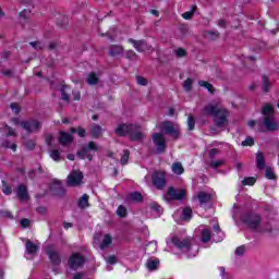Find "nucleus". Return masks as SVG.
<instances>
[{
	"label": "nucleus",
	"mask_w": 279,
	"mask_h": 279,
	"mask_svg": "<svg viewBox=\"0 0 279 279\" xmlns=\"http://www.w3.org/2000/svg\"><path fill=\"white\" fill-rule=\"evenodd\" d=\"M204 114H211L214 122L218 128H226L229 123L230 111L223 108L221 104H209L203 109Z\"/></svg>",
	"instance_id": "f257e3e1"
},
{
	"label": "nucleus",
	"mask_w": 279,
	"mask_h": 279,
	"mask_svg": "<svg viewBox=\"0 0 279 279\" xmlns=\"http://www.w3.org/2000/svg\"><path fill=\"white\" fill-rule=\"evenodd\" d=\"M114 133L117 136H130L131 141H143L145 138V134L141 131V126L137 124H119Z\"/></svg>",
	"instance_id": "f03ea898"
},
{
	"label": "nucleus",
	"mask_w": 279,
	"mask_h": 279,
	"mask_svg": "<svg viewBox=\"0 0 279 279\" xmlns=\"http://www.w3.org/2000/svg\"><path fill=\"white\" fill-rule=\"evenodd\" d=\"M262 125L266 128L268 132H276L278 130V122L274 118V107L271 105H265L262 108Z\"/></svg>",
	"instance_id": "7ed1b4c3"
},
{
	"label": "nucleus",
	"mask_w": 279,
	"mask_h": 279,
	"mask_svg": "<svg viewBox=\"0 0 279 279\" xmlns=\"http://www.w3.org/2000/svg\"><path fill=\"white\" fill-rule=\"evenodd\" d=\"M13 122L15 123V125H21L22 130H25L27 134H36V132H40V128H43L40 121L36 119L25 121H19L14 119Z\"/></svg>",
	"instance_id": "20e7f679"
},
{
	"label": "nucleus",
	"mask_w": 279,
	"mask_h": 279,
	"mask_svg": "<svg viewBox=\"0 0 279 279\" xmlns=\"http://www.w3.org/2000/svg\"><path fill=\"white\" fill-rule=\"evenodd\" d=\"M84 263H86V258L80 253H73L68 260L70 269H73L74 271L82 269L84 267Z\"/></svg>",
	"instance_id": "39448f33"
},
{
	"label": "nucleus",
	"mask_w": 279,
	"mask_h": 279,
	"mask_svg": "<svg viewBox=\"0 0 279 279\" xmlns=\"http://www.w3.org/2000/svg\"><path fill=\"white\" fill-rule=\"evenodd\" d=\"M171 243L174 245V247H178V250L183 251H190L193 250V239H182L179 236H174L171 239Z\"/></svg>",
	"instance_id": "423d86ee"
},
{
	"label": "nucleus",
	"mask_w": 279,
	"mask_h": 279,
	"mask_svg": "<svg viewBox=\"0 0 279 279\" xmlns=\"http://www.w3.org/2000/svg\"><path fill=\"white\" fill-rule=\"evenodd\" d=\"M97 144H95V142H89L85 147L82 148V150L77 153V156L81 158V160H93V153L90 151H97Z\"/></svg>",
	"instance_id": "0eeeda50"
},
{
	"label": "nucleus",
	"mask_w": 279,
	"mask_h": 279,
	"mask_svg": "<svg viewBox=\"0 0 279 279\" xmlns=\"http://www.w3.org/2000/svg\"><path fill=\"white\" fill-rule=\"evenodd\" d=\"M161 132H165L166 134H170L173 138L180 137V126L173 124V122L166 121L160 124Z\"/></svg>",
	"instance_id": "6e6552de"
},
{
	"label": "nucleus",
	"mask_w": 279,
	"mask_h": 279,
	"mask_svg": "<svg viewBox=\"0 0 279 279\" xmlns=\"http://www.w3.org/2000/svg\"><path fill=\"white\" fill-rule=\"evenodd\" d=\"M84 180V174L80 170H73L68 175V186H80Z\"/></svg>",
	"instance_id": "1a4fd4ad"
},
{
	"label": "nucleus",
	"mask_w": 279,
	"mask_h": 279,
	"mask_svg": "<svg viewBox=\"0 0 279 279\" xmlns=\"http://www.w3.org/2000/svg\"><path fill=\"white\" fill-rule=\"evenodd\" d=\"M151 178L153 184L156 186V189H158L159 191L165 189V184H167L165 171H155Z\"/></svg>",
	"instance_id": "9d476101"
},
{
	"label": "nucleus",
	"mask_w": 279,
	"mask_h": 279,
	"mask_svg": "<svg viewBox=\"0 0 279 279\" xmlns=\"http://www.w3.org/2000/svg\"><path fill=\"white\" fill-rule=\"evenodd\" d=\"M186 192L184 190H175L173 187H169L166 194L167 202H173V199H184Z\"/></svg>",
	"instance_id": "9b49d317"
},
{
	"label": "nucleus",
	"mask_w": 279,
	"mask_h": 279,
	"mask_svg": "<svg viewBox=\"0 0 279 279\" xmlns=\"http://www.w3.org/2000/svg\"><path fill=\"white\" fill-rule=\"evenodd\" d=\"M153 143L155 144L157 151H165L167 141L165 140V135H162V133H155L153 135Z\"/></svg>",
	"instance_id": "f8f14e48"
},
{
	"label": "nucleus",
	"mask_w": 279,
	"mask_h": 279,
	"mask_svg": "<svg viewBox=\"0 0 279 279\" xmlns=\"http://www.w3.org/2000/svg\"><path fill=\"white\" fill-rule=\"evenodd\" d=\"M129 43L133 45L134 49H136V51H138L140 53L149 51V49H151V46L147 45L146 40H136V39L130 38Z\"/></svg>",
	"instance_id": "ddd939ff"
},
{
	"label": "nucleus",
	"mask_w": 279,
	"mask_h": 279,
	"mask_svg": "<svg viewBox=\"0 0 279 279\" xmlns=\"http://www.w3.org/2000/svg\"><path fill=\"white\" fill-rule=\"evenodd\" d=\"M47 255L49 256L52 265H60L62 263V259L60 258V253L53 246H49L47 250Z\"/></svg>",
	"instance_id": "4468645a"
},
{
	"label": "nucleus",
	"mask_w": 279,
	"mask_h": 279,
	"mask_svg": "<svg viewBox=\"0 0 279 279\" xmlns=\"http://www.w3.org/2000/svg\"><path fill=\"white\" fill-rule=\"evenodd\" d=\"M89 134L92 138H101L104 135V128H101L99 124H92L89 128Z\"/></svg>",
	"instance_id": "2eb2a0df"
},
{
	"label": "nucleus",
	"mask_w": 279,
	"mask_h": 279,
	"mask_svg": "<svg viewBox=\"0 0 279 279\" xmlns=\"http://www.w3.org/2000/svg\"><path fill=\"white\" fill-rule=\"evenodd\" d=\"M246 223H248V226H250L253 230H256V228H258V226H260V216L251 215V216L247 218Z\"/></svg>",
	"instance_id": "dca6fc26"
},
{
	"label": "nucleus",
	"mask_w": 279,
	"mask_h": 279,
	"mask_svg": "<svg viewBox=\"0 0 279 279\" xmlns=\"http://www.w3.org/2000/svg\"><path fill=\"white\" fill-rule=\"evenodd\" d=\"M59 143L61 145H69V143H73V135L66 132H60Z\"/></svg>",
	"instance_id": "f3484780"
},
{
	"label": "nucleus",
	"mask_w": 279,
	"mask_h": 279,
	"mask_svg": "<svg viewBox=\"0 0 279 279\" xmlns=\"http://www.w3.org/2000/svg\"><path fill=\"white\" fill-rule=\"evenodd\" d=\"M17 197H20L22 202H27V199H29V195L27 194V187L25 185H20L17 187Z\"/></svg>",
	"instance_id": "a211bd4d"
},
{
	"label": "nucleus",
	"mask_w": 279,
	"mask_h": 279,
	"mask_svg": "<svg viewBox=\"0 0 279 279\" xmlns=\"http://www.w3.org/2000/svg\"><path fill=\"white\" fill-rule=\"evenodd\" d=\"M194 199H198L199 204H208L210 202V194L206 192H199Z\"/></svg>",
	"instance_id": "6ab92c4d"
},
{
	"label": "nucleus",
	"mask_w": 279,
	"mask_h": 279,
	"mask_svg": "<svg viewBox=\"0 0 279 279\" xmlns=\"http://www.w3.org/2000/svg\"><path fill=\"white\" fill-rule=\"evenodd\" d=\"M171 170L175 175H182V173H184V166H182V162L178 161L172 163Z\"/></svg>",
	"instance_id": "aec40b11"
},
{
	"label": "nucleus",
	"mask_w": 279,
	"mask_h": 279,
	"mask_svg": "<svg viewBox=\"0 0 279 279\" xmlns=\"http://www.w3.org/2000/svg\"><path fill=\"white\" fill-rule=\"evenodd\" d=\"M123 53V46L113 45L109 49V56L116 57L121 56Z\"/></svg>",
	"instance_id": "412c9836"
},
{
	"label": "nucleus",
	"mask_w": 279,
	"mask_h": 279,
	"mask_svg": "<svg viewBox=\"0 0 279 279\" xmlns=\"http://www.w3.org/2000/svg\"><path fill=\"white\" fill-rule=\"evenodd\" d=\"M86 82L89 84V86H95L99 84V76H97L95 72H92L87 75Z\"/></svg>",
	"instance_id": "4be33fe9"
},
{
	"label": "nucleus",
	"mask_w": 279,
	"mask_h": 279,
	"mask_svg": "<svg viewBox=\"0 0 279 279\" xmlns=\"http://www.w3.org/2000/svg\"><path fill=\"white\" fill-rule=\"evenodd\" d=\"M210 239H213V234L210 233V229H208V228L203 229L201 241L203 243H208V241H210Z\"/></svg>",
	"instance_id": "5701e85b"
},
{
	"label": "nucleus",
	"mask_w": 279,
	"mask_h": 279,
	"mask_svg": "<svg viewBox=\"0 0 279 279\" xmlns=\"http://www.w3.org/2000/svg\"><path fill=\"white\" fill-rule=\"evenodd\" d=\"M256 166L260 170L265 169V156L260 151L256 154Z\"/></svg>",
	"instance_id": "b1692460"
},
{
	"label": "nucleus",
	"mask_w": 279,
	"mask_h": 279,
	"mask_svg": "<svg viewBox=\"0 0 279 279\" xmlns=\"http://www.w3.org/2000/svg\"><path fill=\"white\" fill-rule=\"evenodd\" d=\"M112 245V236L110 234H106L100 243V250H106V247H110Z\"/></svg>",
	"instance_id": "393cba45"
},
{
	"label": "nucleus",
	"mask_w": 279,
	"mask_h": 279,
	"mask_svg": "<svg viewBox=\"0 0 279 279\" xmlns=\"http://www.w3.org/2000/svg\"><path fill=\"white\" fill-rule=\"evenodd\" d=\"M158 265H160L158 259H148L146 262V267L149 269V271H156V269H158Z\"/></svg>",
	"instance_id": "a878e982"
},
{
	"label": "nucleus",
	"mask_w": 279,
	"mask_h": 279,
	"mask_svg": "<svg viewBox=\"0 0 279 279\" xmlns=\"http://www.w3.org/2000/svg\"><path fill=\"white\" fill-rule=\"evenodd\" d=\"M38 252V246L34 244L32 241H26V254H36Z\"/></svg>",
	"instance_id": "bb28decb"
},
{
	"label": "nucleus",
	"mask_w": 279,
	"mask_h": 279,
	"mask_svg": "<svg viewBox=\"0 0 279 279\" xmlns=\"http://www.w3.org/2000/svg\"><path fill=\"white\" fill-rule=\"evenodd\" d=\"M88 199H89L88 194H84V195L78 199V208H88Z\"/></svg>",
	"instance_id": "cd10ccee"
},
{
	"label": "nucleus",
	"mask_w": 279,
	"mask_h": 279,
	"mask_svg": "<svg viewBox=\"0 0 279 279\" xmlns=\"http://www.w3.org/2000/svg\"><path fill=\"white\" fill-rule=\"evenodd\" d=\"M129 199L131 202H143V194L142 193H138V192H132L130 195H129Z\"/></svg>",
	"instance_id": "c85d7f7f"
},
{
	"label": "nucleus",
	"mask_w": 279,
	"mask_h": 279,
	"mask_svg": "<svg viewBox=\"0 0 279 279\" xmlns=\"http://www.w3.org/2000/svg\"><path fill=\"white\" fill-rule=\"evenodd\" d=\"M191 217H193V209H191V207L183 209L182 219L189 221L191 220Z\"/></svg>",
	"instance_id": "c756f323"
},
{
	"label": "nucleus",
	"mask_w": 279,
	"mask_h": 279,
	"mask_svg": "<svg viewBox=\"0 0 279 279\" xmlns=\"http://www.w3.org/2000/svg\"><path fill=\"white\" fill-rule=\"evenodd\" d=\"M70 132H71V134H75V132H76V134H77L81 138H84V136H86V130H84L83 128H77V129L72 128V129L70 130Z\"/></svg>",
	"instance_id": "7c9ffc66"
},
{
	"label": "nucleus",
	"mask_w": 279,
	"mask_h": 279,
	"mask_svg": "<svg viewBox=\"0 0 279 279\" xmlns=\"http://www.w3.org/2000/svg\"><path fill=\"white\" fill-rule=\"evenodd\" d=\"M195 10H197V7L193 5L191 11L182 14V17L185 19V21H191V19H193V14H195Z\"/></svg>",
	"instance_id": "2f4dec72"
},
{
	"label": "nucleus",
	"mask_w": 279,
	"mask_h": 279,
	"mask_svg": "<svg viewBox=\"0 0 279 279\" xmlns=\"http://www.w3.org/2000/svg\"><path fill=\"white\" fill-rule=\"evenodd\" d=\"M61 99L63 101H69V86L66 85L61 87Z\"/></svg>",
	"instance_id": "473e14b6"
},
{
	"label": "nucleus",
	"mask_w": 279,
	"mask_h": 279,
	"mask_svg": "<svg viewBox=\"0 0 279 279\" xmlns=\"http://www.w3.org/2000/svg\"><path fill=\"white\" fill-rule=\"evenodd\" d=\"M118 217L125 218L128 217V208L125 206L120 205L117 209Z\"/></svg>",
	"instance_id": "72a5a7b5"
},
{
	"label": "nucleus",
	"mask_w": 279,
	"mask_h": 279,
	"mask_svg": "<svg viewBox=\"0 0 279 279\" xmlns=\"http://www.w3.org/2000/svg\"><path fill=\"white\" fill-rule=\"evenodd\" d=\"M198 86H202L203 88H207L209 93H214L215 88L213 87V84L205 82V81H199Z\"/></svg>",
	"instance_id": "f704fd0d"
},
{
	"label": "nucleus",
	"mask_w": 279,
	"mask_h": 279,
	"mask_svg": "<svg viewBox=\"0 0 279 279\" xmlns=\"http://www.w3.org/2000/svg\"><path fill=\"white\" fill-rule=\"evenodd\" d=\"M262 84H263V90L264 93H269V78H267V76H263L262 77Z\"/></svg>",
	"instance_id": "c9c22d12"
},
{
	"label": "nucleus",
	"mask_w": 279,
	"mask_h": 279,
	"mask_svg": "<svg viewBox=\"0 0 279 279\" xmlns=\"http://www.w3.org/2000/svg\"><path fill=\"white\" fill-rule=\"evenodd\" d=\"M225 162L226 161L223 159H218V160L211 161L209 163V167H211V169H219V167L223 166Z\"/></svg>",
	"instance_id": "e433bc0d"
},
{
	"label": "nucleus",
	"mask_w": 279,
	"mask_h": 279,
	"mask_svg": "<svg viewBox=\"0 0 279 279\" xmlns=\"http://www.w3.org/2000/svg\"><path fill=\"white\" fill-rule=\"evenodd\" d=\"M2 147H4V149H11L13 151H16V144L15 143L12 144L9 141L2 142Z\"/></svg>",
	"instance_id": "4c0bfd02"
},
{
	"label": "nucleus",
	"mask_w": 279,
	"mask_h": 279,
	"mask_svg": "<svg viewBox=\"0 0 279 279\" xmlns=\"http://www.w3.org/2000/svg\"><path fill=\"white\" fill-rule=\"evenodd\" d=\"M256 183V179L253 178V177H248V178H245L243 181H242V184L244 186H253V184Z\"/></svg>",
	"instance_id": "58836bf2"
},
{
	"label": "nucleus",
	"mask_w": 279,
	"mask_h": 279,
	"mask_svg": "<svg viewBox=\"0 0 279 279\" xmlns=\"http://www.w3.org/2000/svg\"><path fill=\"white\" fill-rule=\"evenodd\" d=\"M183 88H184V90H186L189 93L191 90V88H193V80L192 78H186L183 82Z\"/></svg>",
	"instance_id": "ea45409f"
},
{
	"label": "nucleus",
	"mask_w": 279,
	"mask_h": 279,
	"mask_svg": "<svg viewBox=\"0 0 279 279\" xmlns=\"http://www.w3.org/2000/svg\"><path fill=\"white\" fill-rule=\"evenodd\" d=\"M128 160H130V150H123L122 157H121V165H126Z\"/></svg>",
	"instance_id": "a19ab883"
},
{
	"label": "nucleus",
	"mask_w": 279,
	"mask_h": 279,
	"mask_svg": "<svg viewBox=\"0 0 279 279\" xmlns=\"http://www.w3.org/2000/svg\"><path fill=\"white\" fill-rule=\"evenodd\" d=\"M205 36L209 39V40H217V38H219V32H207L205 34Z\"/></svg>",
	"instance_id": "79ce46f5"
},
{
	"label": "nucleus",
	"mask_w": 279,
	"mask_h": 279,
	"mask_svg": "<svg viewBox=\"0 0 279 279\" xmlns=\"http://www.w3.org/2000/svg\"><path fill=\"white\" fill-rule=\"evenodd\" d=\"M187 128L189 130H195V118L193 116H189L187 118Z\"/></svg>",
	"instance_id": "37998d69"
},
{
	"label": "nucleus",
	"mask_w": 279,
	"mask_h": 279,
	"mask_svg": "<svg viewBox=\"0 0 279 279\" xmlns=\"http://www.w3.org/2000/svg\"><path fill=\"white\" fill-rule=\"evenodd\" d=\"M266 178L268 180H275L276 179V174L274 173V170L269 167L266 168Z\"/></svg>",
	"instance_id": "c03bdc74"
},
{
	"label": "nucleus",
	"mask_w": 279,
	"mask_h": 279,
	"mask_svg": "<svg viewBox=\"0 0 279 279\" xmlns=\"http://www.w3.org/2000/svg\"><path fill=\"white\" fill-rule=\"evenodd\" d=\"M10 108H11L12 112H14V114H19V112H21V107L16 102H12L10 105Z\"/></svg>",
	"instance_id": "a18cd8bd"
},
{
	"label": "nucleus",
	"mask_w": 279,
	"mask_h": 279,
	"mask_svg": "<svg viewBox=\"0 0 279 279\" xmlns=\"http://www.w3.org/2000/svg\"><path fill=\"white\" fill-rule=\"evenodd\" d=\"M50 158H52V160H60V150H51L50 151Z\"/></svg>",
	"instance_id": "49530a36"
},
{
	"label": "nucleus",
	"mask_w": 279,
	"mask_h": 279,
	"mask_svg": "<svg viewBox=\"0 0 279 279\" xmlns=\"http://www.w3.org/2000/svg\"><path fill=\"white\" fill-rule=\"evenodd\" d=\"M243 147H252L254 145V138L246 137L245 141L242 142Z\"/></svg>",
	"instance_id": "de8ad7c7"
},
{
	"label": "nucleus",
	"mask_w": 279,
	"mask_h": 279,
	"mask_svg": "<svg viewBox=\"0 0 279 279\" xmlns=\"http://www.w3.org/2000/svg\"><path fill=\"white\" fill-rule=\"evenodd\" d=\"M29 14H32V11L25 9V10H23V11L20 13V19H24V21H25V20L29 19Z\"/></svg>",
	"instance_id": "09e8293b"
},
{
	"label": "nucleus",
	"mask_w": 279,
	"mask_h": 279,
	"mask_svg": "<svg viewBox=\"0 0 279 279\" xmlns=\"http://www.w3.org/2000/svg\"><path fill=\"white\" fill-rule=\"evenodd\" d=\"M4 132L7 133V136H16V131L8 125L4 128Z\"/></svg>",
	"instance_id": "8fccbe9b"
},
{
	"label": "nucleus",
	"mask_w": 279,
	"mask_h": 279,
	"mask_svg": "<svg viewBox=\"0 0 279 279\" xmlns=\"http://www.w3.org/2000/svg\"><path fill=\"white\" fill-rule=\"evenodd\" d=\"M136 82L140 86H147V78L143 76H136Z\"/></svg>",
	"instance_id": "3c124183"
},
{
	"label": "nucleus",
	"mask_w": 279,
	"mask_h": 279,
	"mask_svg": "<svg viewBox=\"0 0 279 279\" xmlns=\"http://www.w3.org/2000/svg\"><path fill=\"white\" fill-rule=\"evenodd\" d=\"M175 56L177 58H184V56H186V50H184L183 48H178L175 50Z\"/></svg>",
	"instance_id": "603ef678"
},
{
	"label": "nucleus",
	"mask_w": 279,
	"mask_h": 279,
	"mask_svg": "<svg viewBox=\"0 0 279 279\" xmlns=\"http://www.w3.org/2000/svg\"><path fill=\"white\" fill-rule=\"evenodd\" d=\"M126 58L129 60H134L135 58H137V54H136V52H134V50H128L126 51Z\"/></svg>",
	"instance_id": "864d4df0"
},
{
	"label": "nucleus",
	"mask_w": 279,
	"mask_h": 279,
	"mask_svg": "<svg viewBox=\"0 0 279 279\" xmlns=\"http://www.w3.org/2000/svg\"><path fill=\"white\" fill-rule=\"evenodd\" d=\"M245 254V247L244 246H239L235 250V256H243Z\"/></svg>",
	"instance_id": "5fc2aeb1"
},
{
	"label": "nucleus",
	"mask_w": 279,
	"mask_h": 279,
	"mask_svg": "<svg viewBox=\"0 0 279 279\" xmlns=\"http://www.w3.org/2000/svg\"><path fill=\"white\" fill-rule=\"evenodd\" d=\"M106 260H107V263H108L109 265H116V263H117V256L111 255V256H109Z\"/></svg>",
	"instance_id": "6e6d98bb"
},
{
	"label": "nucleus",
	"mask_w": 279,
	"mask_h": 279,
	"mask_svg": "<svg viewBox=\"0 0 279 279\" xmlns=\"http://www.w3.org/2000/svg\"><path fill=\"white\" fill-rule=\"evenodd\" d=\"M215 156H219V149L213 148L209 150V158H215Z\"/></svg>",
	"instance_id": "4d7b16f0"
},
{
	"label": "nucleus",
	"mask_w": 279,
	"mask_h": 279,
	"mask_svg": "<svg viewBox=\"0 0 279 279\" xmlns=\"http://www.w3.org/2000/svg\"><path fill=\"white\" fill-rule=\"evenodd\" d=\"M31 45L34 47V49H43V43L40 41H32Z\"/></svg>",
	"instance_id": "13d9d810"
},
{
	"label": "nucleus",
	"mask_w": 279,
	"mask_h": 279,
	"mask_svg": "<svg viewBox=\"0 0 279 279\" xmlns=\"http://www.w3.org/2000/svg\"><path fill=\"white\" fill-rule=\"evenodd\" d=\"M22 228H29V219L24 218L21 220Z\"/></svg>",
	"instance_id": "bf43d9fd"
},
{
	"label": "nucleus",
	"mask_w": 279,
	"mask_h": 279,
	"mask_svg": "<svg viewBox=\"0 0 279 279\" xmlns=\"http://www.w3.org/2000/svg\"><path fill=\"white\" fill-rule=\"evenodd\" d=\"M2 193H4V195H10L12 191L10 190V187H8V185L3 184Z\"/></svg>",
	"instance_id": "052dcab7"
},
{
	"label": "nucleus",
	"mask_w": 279,
	"mask_h": 279,
	"mask_svg": "<svg viewBox=\"0 0 279 279\" xmlns=\"http://www.w3.org/2000/svg\"><path fill=\"white\" fill-rule=\"evenodd\" d=\"M74 101H80L82 94L80 92H73Z\"/></svg>",
	"instance_id": "680f3d73"
},
{
	"label": "nucleus",
	"mask_w": 279,
	"mask_h": 279,
	"mask_svg": "<svg viewBox=\"0 0 279 279\" xmlns=\"http://www.w3.org/2000/svg\"><path fill=\"white\" fill-rule=\"evenodd\" d=\"M52 142H53V136L52 135H47L46 143H48V145H51Z\"/></svg>",
	"instance_id": "e2e57ef3"
},
{
	"label": "nucleus",
	"mask_w": 279,
	"mask_h": 279,
	"mask_svg": "<svg viewBox=\"0 0 279 279\" xmlns=\"http://www.w3.org/2000/svg\"><path fill=\"white\" fill-rule=\"evenodd\" d=\"M3 75H5L7 77H12V70H7L2 72Z\"/></svg>",
	"instance_id": "0e129e2a"
},
{
	"label": "nucleus",
	"mask_w": 279,
	"mask_h": 279,
	"mask_svg": "<svg viewBox=\"0 0 279 279\" xmlns=\"http://www.w3.org/2000/svg\"><path fill=\"white\" fill-rule=\"evenodd\" d=\"M63 228H65V230H69V228H73V223H71V222H64V223H63Z\"/></svg>",
	"instance_id": "69168bd1"
},
{
	"label": "nucleus",
	"mask_w": 279,
	"mask_h": 279,
	"mask_svg": "<svg viewBox=\"0 0 279 279\" xmlns=\"http://www.w3.org/2000/svg\"><path fill=\"white\" fill-rule=\"evenodd\" d=\"M214 231L217 232V234L221 232V228L219 227V225L214 226Z\"/></svg>",
	"instance_id": "338daca9"
},
{
	"label": "nucleus",
	"mask_w": 279,
	"mask_h": 279,
	"mask_svg": "<svg viewBox=\"0 0 279 279\" xmlns=\"http://www.w3.org/2000/svg\"><path fill=\"white\" fill-rule=\"evenodd\" d=\"M218 25H219V27H226V21L225 20H219Z\"/></svg>",
	"instance_id": "774afa93"
}]
</instances>
